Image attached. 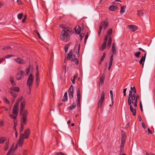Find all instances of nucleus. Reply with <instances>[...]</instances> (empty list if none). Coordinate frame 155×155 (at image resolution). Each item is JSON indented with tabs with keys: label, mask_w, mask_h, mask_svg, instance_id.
<instances>
[{
	"label": "nucleus",
	"mask_w": 155,
	"mask_h": 155,
	"mask_svg": "<svg viewBox=\"0 0 155 155\" xmlns=\"http://www.w3.org/2000/svg\"><path fill=\"white\" fill-rule=\"evenodd\" d=\"M60 27L63 28L61 33L60 39L64 42L68 41L70 38L69 33L71 31V29L68 27H66L63 25H60Z\"/></svg>",
	"instance_id": "f257e3e1"
},
{
	"label": "nucleus",
	"mask_w": 155,
	"mask_h": 155,
	"mask_svg": "<svg viewBox=\"0 0 155 155\" xmlns=\"http://www.w3.org/2000/svg\"><path fill=\"white\" fill-rule=\"evenodd\" d=\"M20 114L22 117L21 122L23 124H26L27 121V116L28 114V111L26 110L20 111Z\"/></svg>",
	"instance_id": "f03ea898"
},
{
	"label": "nucleus",
	"mask_w": 155,
	"mask_h": 155,
	"mask_svg": "<svg viewBox=\"0 0 155 155\" xmlns=\"http://www.w3.org/2000/svg\"><path fill=\"white\" fill-rule=\"evenodd\" d=\"M108 23L107 21H103L100 24L99 27V30L98 32V35H100L101 30L104 28V30L105 28L108 26Z\"/></svg>",
	"instance_id": "7ed1b4c3"
},
{
	"label": "nucleus",
	"mask_w": 155,
	"mask_h": 155,
	"mask_svg": "<svg viewBox=\"0 0 155 155\" xmlns=\"http://www.w3.org/2000/svg\"><path fill=\"white\" fill-rule=\"evenodd\" d=\"M34 80V77L32 74H29L27 81V84L29 87H31L33 84Z\"/></svg>",
	"instance_id": "20e7f679"
},
{
	"label": "nucleus",
	"mask_w": 155,
	"mask_h": 155,
	"mask_svg": "<svg viewBox=\"0 0 155 155\" xmlns=\"http://www.w3.org/2000/svg\"><path fill=\"white\" fill-rule=\"evenodd\" d=\"M24 135L23 134H20L19 138V141L18 142V143L16 145V147L15 148L14 150H16L17 147L18 146H19L20 147H21L24 142Z\"/></svg>",
	"instance_id": "39448f33"
},
{
	"label": "nucleus",
	"mask_w": 155,
	"mask_h": 155,
	"mask_svg": "<svg viewBox=\"0 0 155 155\" xmlns=\"http://www.w3.org/2000/svg\"><path fill=\"white\" fill-rule=\"evenodd\" d=\"M130 100L134 103V106L135 107H137V97H136L135 94H133V95L130 97Z\"/></svg>",
	"instance_id": "423d86ee"
},
{
	"label": "nucleus",
	"mask_w": 155,
	"mask_h": 155,
	"mask_svg": "<svg viewBox=\"0 0 155 155\" xmlns=\"http://www.w3.org/2000/svg\"><path fill=\"white\" fill-rule=\"evenodd\" d=\"M104 91H103L102 92L101 97L98 102V106L99 107L101 108V107L102 103L103 102L104 98Z\"/></svg>",
	"instance_id": "0eeeda50"
},
{
	"label": "nucleus",
	"mask_w": 155,
	"mask_h": 155,
	"mask_svg": "<svg viewBox=\"0 0 155 155\" xmlns=\"http://www.w3.org/2000/svg\"><path fill=\"white\" fill-rule=\"evenodd\" d=\"M24 72L23 71L20 70L19 71L18 73L17 74L16 76V78L18 80H21L22 77L23 75Z\"/></svg>",
	"instance_id": "6e6552de"
},
{
	"label": "nucleus",
	"mask_w": 155,
	"mask_h": 155,
	"mask_svg": "<svg viewBox=\"0 0 155 155\" xmlns=\"http://www.w3.org/2000/svg\"><path fill=\"white\" fill-rule=\"evenodd\" d=\"M20 100L21 101V105L20 107V111H22L24 109L25 107V102L23 99V98L22 97H21L20 99Z\"/></svg>",
	"instance_id": "1a4fd4ad"
},
{
	"label": "nucleus",
	"mask_w": 155,
	"mask_h": 155,
	"mask_svg": "<svg viewBox=\"0 0 155 155\" xmlns=\"http://www.w3.org/2000/svg\"><path fill=\"white\" fill-rule=\"evenodd\" d=\"M147 55L146 53H145L144 56L142 57L139 61V63L140 64L142 65V67L143 68L144 66V62L145 61L146 56Z\"/></svg>",
	"instance_id": "9d476101"
},
{
	"label": "nucleus",
	"mask_w": 155,
	"mask_h": 155,
	"mask_svg": "<svg viewBox=\"0 0 155 155\" xmlns=\"http://www.w3.org/2000/svg\"><path fill=\"white\" fill-rule=\"evenodd\" d=\"M14 145L13 144L6 155H10L11 153H14L15 150H14Z\"/></svg>",
	"instance_id": "9b49d317"
},
{
	"label": "nucleus",
	"mask_w": 155,
	"mask_h": 155,
	"mask_svg": "<svg viewBox=\"0 0 155 155\" xmlns=\"http://www.w3.org/2000/svg\"><path fill=\"white\" fill-rule=\"evenodd\" d=\"M14 60L19 64H23L25 63L23 60L19 58L15 59Z\"/></svg>",
	"instance_id": "f8f14e48"
},
{
	"label": "nucleus",
	"mask_w": 155,
	"mask_h": 155,
	"mask_svg": "<svg viewBox=\"0 0 155 155\" xmlns=\"http://www.w3.org/2000/svg\"><path fill=\"white\" fill-rule=\"evenodd\" d=\"M29 134V130L28 129H27L24 132V134H23L24 135V138H27L28 137Z\"/></svg>",
	"instance_id": "ddd939ff"
},
{
	"label": "nucleus",
	"mask_w": 155,
	"mask_h": 155,
	"mask_svg": "<svg viewBox=\"0 0 155 155\" xmlns=\"http://www.w3.org/2000/svg\"><path fill=\"white\" fill-rule=\"evenodd\" d=\"M76 33L79 34L81 31V28L80 27L79 25H77L76 27L74 28Z\"/></svg>",
	"instance_id": "4468645a"
},
{
	"label": "nucleus",
	"mask_w": 155,
	"mask_h": 155,
	"mask_svg": "<svg viewBox=\"0 0 155 155\" xmlns=\"http://www.w3.org/2000/svg\"><path fill=\"white\" fill-rule=\"evenodd\" d=\"M73 51L72 50H71L68 54L67 57V59L69 60L72 56V54Z\"/></svg>",
	"instance_id": "2eb2a0df"
},
{
	"label": "nucleus",
	"mask_w": 155,
	"mask_h": 155,
	"mask_svg": "<svg viewBox=\"0 0 155 155\" xmlns=\"http://www.w3.org/2000/svg\"><path fill=\"white\" fill-rule=\"evenodd\" d=\"M77 100H81V96L79 88L78 89V91L77 92Z\"/></svg>",
	"instance_id": "dca6fc26"
},
{
	"label": "nucleus",
	"mask_w": 155,
	"mask_h": 155,
	"mask_svg": "<svg viewBox=\"0 0 155 155\" xmlns=\"http://www.w3.org/2000/svg\"><path fill=\"white\" fill-rule=\"evenodd\" d=\"M112 54H115L116 51V49L114 43H113L112 47Z\"/></svg>",
	"instance_id": "f3484780"
},
{
	"label": "nucleus",
	"mask_w": 155,
	"mask_h": 155,
	"mask_svg": "<svg viewBox=\"0 0 155 155\" xmlns=\"http://www.w3.org/2000/svg\"><path fill=\"white\" fill-rule=\"evenodd\" d=\"M104 79V75H102L100 78V81L99 83V86H101L103 84Z\"/></svg>",
	"instance_id": "a211bd4d"
},
{
	"label": "nucleus",
	"mask_w": 155,
	"mask_h": 155,
	"mask_svg": "<svg viewBox=\"0 0 155 155\" xmlns=\"http://www.w3.org/2000/svg\"><path fill=\"white\" fill-rule=\"evenodd\" d=\"M36 83L37 86L39 85L40 81V78H39V74H36Z\"/></svg>",
	"instance_id": "6ab92c4d"
},
{
	"label": "nucleus",
	"mask_w": 155,
	"mask_h": 155,
	"mask_svg": "<svg viewBox=\"0 0 155 155\" xmlns=\"http://www.w3.org/2000/svg\"><path fill=\"white\" fill-rule=\"evenodd\" d=\"M130 111L133 114L134 116H135L136 114V110L135 108H133L132 106L130 107Z\"/></svg>",
	"instance_id": "aec40b11"
},
{
	"label": "nucleus",
	"mask_w": 155,
	"mask_h": 155,
	"mask_svg": "<svg viewBox=\"0 0 155 155\" xmlns=\"http://www.w3.org/2000/svg\"><path fill=\"white\" fill-rule=\"evenodd\" d=\"M18 112V108L14 107L12 111L13 113L16 116L17 115Z\"/></svg>",
	"instance_id": "412c9836"
},
{
	"label": "nucleus",
	"mask_w": 155,
	"mask_h": 155,
	"mask_svg": "<svg viewBox=\"0 0 155 155\" xmlns=\"http://www.w3.org/2000/svg\"><path fill=\"white\" fill-rule=\"evenodd\" d=\"M68 99L67 93V92H66L64 93L63 98L62 101H67Z\"/></svg>",
	"instance_id": "4be33fe9"
},
{
	"label": "nucleus",
	"mask_w": 155,
	"mask_h": 155,
	"mask_svg": "<svg viewBox=\"0 0 155 155\" xmlns=\"http://www.w3.org/2000/svg\"><path fill=\"white\" fill-rule=\"evenodd\" d=\"M107 43L106 42H104L102 44L101 48H100V50L102 51H103L106 47Z\"/></svg>",
	"instance_id": "5701e85b"
},
{
	"label": "nucleus",
	"mask_w": 155,
	"mask_h": 155,
	"mask_svg": "<svg viewBox=\"0 0 155 155\" xmlns=\"http://www.w3.org/2000/svg\"><path fill=\"white\" fill-rule=\"evenodd\" d=\"M10 81L11 83L13 86H15V85L16 84H15V82H14V78L12 76H11L10 77Z\"/></svg>",
	"instance_id": "b1692460"
},
{
	"label": "nucleus",
	"mask_w": 155,
	"mask_h": 155,
	"mask_svg": "<svg viewBox=\"0 0 155 155\" xmlns=\"http://www.w3.org/2000/svg\"><path fill=\"white\" fill-rule=\"evenodd\" d=\"M129 28L132 31H135L137 29V27L134 25H129Z\"/></svg>",
	"instance_id": "393cba45"
},
{
	"label": "nucleus",
	"mask_w": 155,
	"mask_h": 155,
	"mask_svg": "<svg viewBox=\"0 0 155 155\" xmlns=\"http://www.w3.org/2000/svg\"><path fill=\"white\" fill-rule=\"evenodd\" d=\"M74 89L72 85H71L68 90L69 94H74Z\"/></svg>",
	"instance_id": "a878e982"
},
{
	"label": "nucleus",
	"mask_w": 155,
	"mask_h": 155,
	"mask_svg": "<svg viewBox=\"0 0 155 155\" xmlns=\"http://www.w3.org/2000/svg\"><path fill=\"white\" fill-rule=\"evenodd\" d=\"M137 14L138 16H143V13L141 10H138Z\"/></svg>",
	"instance_id": "bb28decb"
},
{
	"label": "nucleus",
	"mask_w": 155,
	"mask_h": 155,
	"mask_svg": "<svg viewBox=\"0 0 155 155\" xmlns=\"http://www.w3.org/2000/svg\"><path fill=\"white\" fill-rule=\"evenodd\" d=\"M71 43H69L66 44L64 47V51L65 52H67L68 50V48L70 46Z\"/></svg>",
	"instance_id": "cd10ccee"
},
{
	"label": "nucleus",
	"mask_w": 155,
	"mask_h": 155,
	"mask_svg": "<svg viewBox=\"0 0 155 155\" xmlns=\"http://www.w3.org/2000/svg\"><path fill=\"white\" fill-rule=\"evenodd\" d=\"M76 104L75 102H74L72 104L68 107L71 110H72L75 108Z\"/></svg>",
	"instance_id": "c85d7f7f"
},
{
	"label": "nucleus",
	"mask_w": 155,
	"mask_h": 155,
	"mask_svg": "<svg viewBox=\"0 0 155 155\" xmlns=\"http://www.w3.org/2000/svg\"><path fill=\"white\" fill-rule=\"evenodd\" d=\"M126 8V5H124L122 7L120 11V12L122 14L125 11V9Z\"/></svg>",
	"instance_id": "c756f323"
},
{
	"label": "nucleus",
	"mask_w": 155,
	"mask_h": 155,
	"mask_svg": "<svg viewBox=\"0 0 155 155\" xmlns=\"http://www.w3.org/2000/svg\"><path fill=\"white\" fill-rule=\"evenodd\" d=\"M105 55H106L105 53V52L104 53L103 55L102 56L101 58V59H100V61L99 64H101V63L104 60V59L105 57Z\"/></svg>",
	"instance_id": "7c9ffc66"
},
{
	"label": "nucleus",
	"mask_w": 155,
	"mask_h": 155,
	"mask_svg": "<svg viewBox=\"0 0 155 155\" xmlns=\"http://www.w3.org/2000/svg\"><path fill=\"white\" fill-rule=\"evenodd\" d=\"M117 7L115 6H111L110 7L109 9L111 11H114L116 10Z\"/></svg>",
	"instance_id": "2f4dec72"
},
{
	"label": "nucleus",
	"mask_w": 155,
	"mask_h": 155,
	"mask_svg": "<svg viewBox=\"0 0 155 155\" xmlns=\"http://www.w3.org/2000/svg\"><path fill=\"white\" fill-rule=\"evenodd\" d=\"M71 61H74L75 63L77 65L78 64V61L76 59V58L75 57V56H74V58H73L71 59Z\"/></svg>",
	"instance_id": "473e14b6"
},
{
	"label": "nucleus",
	"mask_w": 155,
	"mask_h": 155,
	"mask_svg": "<svg viewBox=\"0 0 155 155\" xmlns=\"http://www.w3.org/2000/svg\"><path fill=\"white\" fill-rule=\"evenodd\" d=\"M128 105L130 106H130H132L131 105V104H134V103H133V102H132V101L130 100V98H128Z\"/></svg>",
	"instance_id": "72a5a7b5"
},
{
	"label": "nucleus",
	"mask_w": 155,
	"mask_h": 155,
	"mask_svg": "<svg viewBox=\"0 0 155 155\" xmlns=\"http://www.w3.org/2000/svg\"><path fill=\"white\" fill-rule=\"evenodd\" d=\"M111 42H112V40L111 38H109V40L107 44V46L110 47L111 45Z\"/></svg>",
	"instance_id": "f704fd0d"
},
{
	"label": "nucleus",
	"mask_w": 155,
	"mask_h": 155,
	"mask_svg": "<svg viewBox=\"0 0 155 155\" xmlns=\"http://www.w3.org/2000/svg\"><path fill=\"white\" fill-rule=\"evenodd\" d=\"M14 126H13V129L14 130H15V131H16V127L17 124V121L16 120H14Z\"/></svg>",
	"instance_id": "c9c22d12"
},
{
	"label": "nucleus",
	"mask_w": 155,
	"mask_h": 155,
	"mask_svg": "<svg viewBox=\"0 0 155 155\" xmlns=\"http://www.w3.org/2000/svg\"><path fill=\"white\" fill-rule=\"evenodd\" d=\"M130 91L132 92H133L134 93L136 94V91L135 87L134 86L133 87H130Z\"/></svg>",
	"instance_id": "e433bc0d"
},
{
	"label": "nucleus",
	"mask_w": 155,
	"mask_h": 155,
	"mask_svg": "<svg viewBox=\"0 0 155 155\" xmlns=\"http://www.w3.org/2000/svg\"><path fill=\"white\" fill-rule=\"evenodd\" d=\"M141 52L139 51L137 52H136L134 54V55L137 58H139V55L140 54Z\"/></svg>",
	"instance_id": "4c0bfd02"
},
{
	"label": "nucleus",
	"mask_w": 155,
	"mask_h": 155,
	"mask_svg": "<svg viewBox=\"0 0 155 155\" xmlns=\"http://www.w3.org/2000/svg\"><path fill=\"white\" fill-rule=\"evenodd\" d=\"M112 30L111 29V28L110 29L108 30V31L107 33V35L109 36V35H111L112 33Z\"/></svg>",
	"instance_id": "58836bf2"
},
{
	"label": "nucleus",
	"mask_w": 155,
	"mask_h": 155,
	"mask_svg": "<svg viewBox=\"0 0 155 155\" xmlns=\"http://www.w3.org/2000/svg\"><path fill=\"white\" fill-rule=\"evenodd\" d=\"M11 95L14 97L15 98L16 96V94L12 91H9Z\"/></svg>",
	"instance_id": "ea45409f"
},
{
	"label": "nucleus",
	"mask_w": 155,
	"mask_h": 155,
	"mask_svg": "<svg viewBox=\"0 0 155 155\" xmlns=\"http://www.w3.org/2000/svg\"><path fill=\"white\" fill-rule=\"evenodd\" d=\"M22 16H23V14H22V13H20V14H19L18 15V16H17V17H18V18L19 19H21L22 18Z\"/></svg>",
	"instance_id": "a19ab883"
},
{
	"label": "nucleus",
	"mask_w": 155,
	"mask_h": 155,
	"mask_svg": "<svg viewBox=\"0 0 155 155\" xmlns=\"http://www.w3.org/2000/svg\"><path fill=\"white\" fill-rule=\"evenodd\" d=\"M34 32L35 33H36L37 34V35H38V38H39L40 39H42V38H41V36H40V34H39V32H37V31H34Z\"/></svg>",
	"instance_id": "79ce46f5"
},
{
	"label": "nucleus",
	"mask_w": 155,
	"mask_h": 155,
	"mask_svg": "<svg viewBox=\"0 0 155 155\" xmlns=\"http://www.w3.org/2000/svg\"><path fill=\"white\" fill-rule=\"evenodd\" d=\"M8 147H9L8 142L6 144V146L5 148V150L6 151L7 150H8Z\"/></svg>",
	"instance_id": "37998d69"
},
{
	"label": "nucleus",
	"mask_w": 155,
	"mask_h": 155,
	"mask_svg": "<svg viewBox=\"0 0 155 155\" xmlns=\"http://www.w3.org/2000/svg\"><path fill=\"white\" fill-rule=\"evenodd\" d=\"M14 56L12 55H7L5 56V58H9L11 57H13Z\"/></svg>",
	"instance_id": "c03bdc74"
},
{
	"label": "nucleus",
	"mask_w": 155,
	"mask_h": 155,
	"mask_svg": "<svg viewBox=\"0 0 155 155\" xmlns=\"http://www.w3.org/2000/svg\"><path fill=\"white\" fill-rule=\"evenodd\" d=\"M88 38V33H87L86 34V35L85 36V38H84V43L85 44L86 42V40L87 38Z\"/></svg>",
	"instance_id": "a18cd8bd"
},
{
	"label": "nucleus",
	"mask_w": 155,
	"mask_h": 155,
	"mask_svg": "<svg viewBox=\"0 0 155 155\" xmlns=\"http://www.w3.org/2000/svg\"><path fill=\"white\" fill-rule=\"evenodd\" d=\"M23 123L21 122V127L20 128V132H21V131H22L23 130Z\"/></svg>",
	"instance_id": "49530a36"
},
{
	"label": "nucleus",
	"mask_w": 155,
	"mask_h": 155,
	"mask_svg": "<svg viewBox=\"0 0 155 155\" xmlns=\"http://www.w3.org/2000/svg\"><path fill=\"white\" fill-rule=\"evenodd\" d=\"M133 95V94H132V92L130 91L129 92L128 98H130V97L131 96H132Z\"/></svg>",
	"instance_id": "de8ad7c7"
},
{
	"label": "nucleus",
	"mask_w": 155,
	"mask_h": 155,
	"mask_svg": "<svg viewBox=\"0 0 155 155\" xmlns=\"http://www.w3.org/2000/svg\"><path fill=\"white\" fill-rule=\"evenodd\" d=\"M14 90L15 91L18 92L19 91V89L18 87H14Z\"/></svg>",
	"instance_id": "09e8293b"
},
{
	"label": "nucleus",
	"mask_w": 155,
	"mask_h": 155,
	"mask_svg": "<svg viewBox=\"0 0 155 155\" xmlns=\"http://www.w3.org/2000/svg\"><path fill=\"white\" fill-rule=\"evenodd\" d=\"M10 117L14 119V120H16V117L13 115L10 114L9 115Z\"/></svg>",
	"instance_id": "8fccbe9b"
},
{
	"label": "nucleus",
	"mask_w": 155,
	"mask_h": 155,
	"mask_svg": "<svg viewBox=\"0 0 155 155\" xmlns=\"http://www.w3.org/2000/svg\"><path fill=\"white\" fill-rule=\"evenodd\" d=\"M29 71H30V69L29 68H27L26 69V74L27 75H28V74Z\"/></svg>",
	"instance_id": "3c124183"
},
{
	"label": "nucleus",
	"mask_w": 155,
	"mask_h": 155,
	"mask_svg": "<svg viewBox=\"0 0 155 155\" xmlns=\"http://www.w3.org/2000/svg\"><path fill=\"white\" fill-rule=\"evenodd\" d=\"M4 138L2 137L0 138V143H2L4 142Z\"/></svg>",
	"instance_id": "603ef678"
},
{
	"label": "nucleus",
	"mask_w": 155,
	"mask_h": 155,
	"mask_svg": "<svg viewBox=\"0 0 155 155\" xmlns=\"http://www.w3.org/2000/svg\"><path fill=\"white\" fill-rule=\"evenodd\" d=\"M73 94H72V93L69 94V97L70 98L72 99L73 97Z\"/></svg>",
	"instance_id": "864d4df0"
},
{
	"label": "nucleus",
	"mask_w": 155,
	"mask_h": 155,
	"mask_svg": "<svg viewBox=\"0 0 155 155\" xmlns=\"http://www.w3.org/2000/svg\"><path fill=\"white\" fill-rule=\"evenodd\" d=\"M110 94L111 97V100H113V91H112L110 90Z\"/></svg>",
	"instance_id": "5fc2aeb1"
},
{
	"label": "nucleus",
	"mask_w": 155,
	"mask_h": 155,
	"mask_svg": "<svg viewBox=\"0 0 155 155\" xmlns=\"http://www.w3.org/2000/svg\"><path fill=\"white\" fill-rule=\"evenodd\" d=\"M108 36H107V35H106L104 38V42H106L107 43Z\"/></svg>",
	"instance_id": "6e6d98bb"
},
{
	"label": "nucleus",
	"mask_w": 155,
	"mask_h": 155,
	"mask_svg": "<svg viewBox=\"0 0 155 155\" xmlns=\"http://www.w3.org/2000/svg\"><path fill=\"white\" fill-rule=\"evenodd\" d=\"M80 101L81 100H78L77 106L79 107H80L81 106L80 104Z\"/></svg>",
	"instance_id": "4d7b16f0"
},
{
	"label": "nucleus",
	"mask_w": 155,
	"mask_h": 155,
	"mask_svg": "<svg viewBox=\"0 0 155 155\" xmlns=\"http://www.w3.org/2000/svg\"><path fill=\"white\" fill-rule=\"evenodd\" d=\"M4 101L6 103L8 104H9V101L7 99L5 98H4Z\"/></svg>",
	"instance_id": "13d9d810"
},
{
	"label": "nucleus",
	"mask_w": 155,
	"mask_h": 155,
	"mask_svg": "<svg viewBox=\"0 0 155 155\" xmlns=\"http://www.w3.org/2000/svg\"><path fill=\"white\" fill-rule=\"evenodd\" d=\"M36 71L37 72L36 74H39V71L38 69V67L37 66L36 67Z\"/></svg>",
	"instance_id": "bf43d9fd"
},
{
	"label": "nucleus",
	"mask_w": 155,
	"mask_h": 155,
	"mask_svg": "<svg viewBox=\"0 0 155 155\" xmlns=\"http://www.w3.org/2000/svg\"><path fill=\"white\" fill-rule=\"evenodd\" d=\"M113 61V59H110V61H109V65H112Z\"/></svg>",
	"instance_id": "052dcab7"
},
{
	"label": "nucleus",
	"mask_w": 155,
	"mask_h": 155,
	"mask_svg": "<svg viewBox=\"0 0 155 155\" xmlns=\"http://www.w3.org/2000/svg\"><path fill=\"white\" fill-rule=\"evenodd\" d=\"M127 88H126L124 89L123 91L124 96H125L126 95V92L127 91Z\"/></svg>",
	"instance_id": "680f3d73"
},
{
	"label": "nucleus",
	"mask_w": 155,
	"mask_h": 155,
	"mask_svg": "<svg viewBox=\"0 0 155 155\" xmlns=\"http://www.w3.org/2000/svg\"><path fill=\"white\" fill-rule=\"evenodd\" d=\"M125 133H124L122 134L121 139H125Z\"/></svg>",
	"instance_id": "e2e57ef3"
},
{
	"label": "nucleus",
	"mask_w": 155,
	"mask_h": 155,
	"mask_svg": "<svg viewBox=\"0 0 155 155\" xmlns=\"http://www.w3.org/2000/svg\"><path fill=\"white\" fill-rule=\"evenodd\" d=\"M147 130L148 131V133L147 134H152V132L149 129V128H148L147 129Z\"/></svg>",
	"instance_id": "0e129e2a"
},
{
	"label": "nucleus",
	"mask_w": 155,
	"mask_h": 155,
	"mask_svg": "<svg viewBox=\"0 0 155 155\" xmlns=\"http://www.w3.org/2000/svg\"><path fill=\"white\" fill-rule=\"evenodd\" d=\"M124 143H121L120 147H121V150H122V149L123 148L124 146Z\"/></svg>",
	"instance_id": "69168bd1"
},
{
	"label": "nucleus",
	"mask_w": 155,
	"mask_h": 155,
	"mask_svg": "<svg viewBox=\"0 0 155 155\" xmlns=\"http://www.w3.org/2000/svg\"><path fill=\"white\" fill-rule=\"evenodd\" d=\"M84 33H82L80 35V37H81V40L82 38H83V37H84Z\"/></svg>",
	"instance_id": "338daca9"
},
{
	"label": "nucleus",
	"mask_w": 155,
	"mask_h": 155,
	"mask_svg": "<svg viewBox=\"0 0 155 155\" xmlns=\"http://www.w3.org/2000/svg\"><path fill=\"white\" fill-rule=\"evenodd\" d=\"M121 143H123L124 144L125 141V139H121Z\"/></svg>",
	"instance_id": "774afa93"
}]
</instances>
